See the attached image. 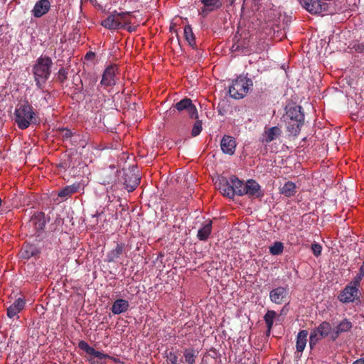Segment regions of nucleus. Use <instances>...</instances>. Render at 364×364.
I'll return each instance as SVG.
<instances>
[{
    "instance_id": "b1692460",
    "label": "nucleus",
    "mask_w": 364,
    "mask_h": 364,
    "mask_svg": "<svg viewBox=\"0 0 364 364\" xmlns=\"http://www.w3.org/2000/svg\"><path fill=\"white\" fill-rule=\"evenodd\" d=\"M282 134V130L278 127H272L264 131L262 141L269 144L271 141L279 138Z\"/></svg>"
},
{
    "instance_id": "de8ad7c7",
    "label": "nucleus",
    "mask_w": 364,
    "mask_h": 364,
    "mask_svg": "<svg viewBox=\"0 0 364 364\" xmlns=\"http://www.w3.org/2000/svg\"><path fill=\"white\" fill-rule=\"evenodd\" d=\"M85 144H86V143H85V141L84 140V141H83V142L81 144V146H82V147H85Z\"/></svg>"
},
{
    "instance_id": "dca6fc26",
    "label": "nucleus",
    "mask_w": 364,
    "mask_h": 364,
    "mask_svg": "<svg viewBox=\"0 0 364 364\" xmlns=\"http://www.w3.org/2000/svg\"><path fill=\"white\" fill-rule=\"evenodd\" d=\"M220 147L225 154L233 155L236 149V141L234 137L225 135L221 139Z\"/></svg>"
},
{
    "instance_id": "f8f14e48",
    "label": "nucleus",
    "mask_w": 364,
    "mask_h": 364,
    "mask_svg": "<svg viewBox=\"0 0 364 364\" xmlns=\"http://www.w3.org/2000/svg\"><path fill=\"white\" fill-rule=\"evenodd\" d=\"M215 186L224 196L231 199L234 198L233 186H232L230 177L229 179L225 177L218 178L215 182Z\"/></svg>"
},
{
    "instance_id": "39448f33",
    "label": "nucleus",
    "mask_w": 364,
    "mask_h": 364,
    "mask_svg": "<svg viewBox=\"0 0 364 364\" xmlns=\"http://www.w3.org/2000/svg\"><path fill=\"white\" fill-rule=\"evenodd\" d=\"M252 85L253 82L250 78L240 76L232 81V85L229 87V94L232 98L242 99L247 94Z\"/></svg>"
},
{
    "instance_id": "c756f323",
    "label": "nucleus",
    "mask_w": 364,
    "mask_h": 364,
    "mask_svg": "<svg viewBox=\"0 0 364 364\" xmlns=\"http://www.w3.org/2000/svg\"><path fill=\"white\" fill-rule=\"evenodd\" d=\"M198 351L193 348H186L183 351L184 362L186 364H194Z\"/></svg>"
},
{
    "instance_id": "37998d69",
    "label": "nucleus",
    "mask_w": 364,
    "mask_h": 364,
    "mask_svg": "<svg viewBox=\"0 0 364 364\" xmlns=\"http://www.w3.org/2000/svg\"><path fill=\"white\" fill-rule=\"evenodd\" d=\"M102 213V212L99 213L98 211H97L95 214H94V215H92V218H97V217H99ZM97 223H98V220H97V219H95V224H97Z\"/></svg>"
},
{
    "instance_id": "393cba45",
    "label": "nucleus",
    "mask_w": 364,
    "mask_h": 364,
    "mask_svg": "<svg viewBox=\"0 0 364 364\" xmlns=\"http://www.w3.org/2000/svg\"><path fill=\"white\" fill-rule=\"evenodd\" d=\"M212 232V221L206 220L203 226L198 230L197 237L200 241H206Z\"/></svg>"
},
{
    "instance_id": "aec40b11",
    "label": "nucleus",
    "mask_w": 364,
    "mask_h": 364,
    "mask_svg": "<svg viewBox=\"0 0 364 364\" xmlns=\"http://www.w3.org/2000/svg\"><path fill=\"white\" fill-rule=\"evenodd\" d=\"M80 188V183H74L71 185L66 186L58 191V196L60 197L63 200H66L74 193H77Z\"/></svg>"
},
{
    "instance_id": "4468645a",
    "label": "nucleus",
    "mask_w": 364,
    "mask_h": 364,
    "mask_svg": "<svg viewBox=\"0 0 364 364\" xmlns=\"http://www.w3.org/2000/svg\"><path fill=\"white\" fill-rule=\"evenodd\" d=\"M247 195L252 198H260L263 196V193L261 190L259 184L253 179H250L245 183L243 196Z\"/></svg>"
},
{
    "instance_id": "9b49d317",
    "label": "nucleus",
    "mask_w": 364,
    "mask_h": 364,
    "mask_svg": "<svg viewBox=\"0 0 364 364\" xmlns=\"http://www.w3.org/2000/svg\"><path fill=\"white\" fill-rule=\"evenodd\" d=\"M289 294L287 287H278L269 292V299L272 302L276 304H282L286 301Z\"/></svg>"
},
{
    "instance_id": "2f4dec72",
    "label": "nucleus",
    "mask_w": 364,
    "mask_h": 364,
    "mask_svg": "<svg viewBox=\"0 0 364 364\" xmlns=\"http://www.w3.org/2000/svg\"><path fill=\"white\" fill-rule=\"evenodd\" d=\"M184 36L191 46L193 47L196 45L195 35L190 25H186L184 27Z\"/></svg>"
},
{
    "instance_id": "6e6552de",
    "label": "nucleus",
    "mask_w": 364,
    "mask_h": 364,
    "mask_svg": "<svg viewBox=\"0 0 364 364\" xmlns=\"http://www.w3.org/2000/svg\"><path fill=\"white\" fill-rule=\"evenodd\" d=\"M360 285H355L351 281L345 288L340 292L338 296V299L343 303H350L355 301L359 298L358 287Z\"/></svg>"
},
{
    "instance_id": "4c0bfd02",
    "label": "nucleus",
    "mask_w": 364,
    "mask_h": 364,
    "mask_svg": "<svg viewBox=\"0 0 364 364\" xmlns=\"http://www.w3.org/2000/svg\"><path fill=\"white\" fill-rule=\"evenodd\" d=\"M311 250L314 256L318 257L321 254L322 247L317 242L311 245Z\"/></svg>"
},
{
    "instance_id": "f704fd0d",
    "label": "nucleus",
    "mask_w": 364,
    "mask_h": 364,
    "mask_svg": "<svg viewBox=\"0 0 364 364\" xmlns=\"http://www.w3.org/2000/svg\"><path fill=\"white\" fill-rule=\"evenodd\" d=\"M202 121L201 120H197L191 130V135L193 136H196L200 134V133L202 131Z\"/></svg>"
},
{
    "instance_id": "79ce46f5",
    "label": "nucleus",
    "mask_w": 364,
    "mask_h": 364,
    "mask_svg": "<svg viewBox=\"0 0 364 364\" xmlns=\"http://www.w3.org/2000/svg\"><path fill=\"white\" fill-rule=\"evenodd\" d=\"M273 323H274V321H270V322L267 321V322H265L266 326H267V331H268V332H269V333L270 332V331H271V329H272V328Z\"/></svg>"
},
{
    "instance_id": "423d86ee",
    "label": "nucleus",
    "mask_w": 364,
    "mask_h": 364,
    "mask_svg": "<svg viewBox=\"0 0 364 364\" xmlns=\"http://www.w3.org/2000/svg\"><path fill=\"white\" fill-rule=\"evenodd\" d=\"M301 4L308 12L313 15L323 16L330 12V4L321 0H301Z\"/></svg>"
},
{
    "instance_id": "a18cd8bd",
    "label": "nucleus",
    "mask_w": 364,
    "mask_h": 364,
    "mask_svg": "<svg viewBox=\"0 0 364 364\" xmlns=\"http://www.w3.org/2000/svg\"><path fill=\"white\" fill-rule=\"evenodd\" d=\"M94 56H95V53H93V52H88V53H86L85 58H90L94 57Z\"/></svg>"
},
{
    "instance_id": "72a5a7b5",
    "label": "nucleus",
    "mask_w": 364,
    "mask_h": 364,
    "mask_svg": "<svg viewBox=\"0 0 364 364\" xmlns=\"http://www.w3.org/2000/svg\"><path fill=\"white\" fill-rule=\"evenodd\" d=\"M323 338V337L315 331V329H313L311 331L310 336H309V346L312 349L316 344L321 341Z\"/></svg>"
},
{
    "instance_id": "1a4fd4ad",
    "label": "nucleus",
    "mask_w": 364,
    "mask_h": 364,
    "mask_svg": "<svg viewBox=\"0 0 364 364\" xmlns=\"http://www.w3.org/2000/svg\"><path fill=\"white\" fill-rule=\"evenodd\" d=\"M174 109L179 113H186L191 119H198V111L192 100L185 97L174 105Z\"/></svg>"
},
{
    "instance_id": "2eb2a0df",
    "label": "nucleus",
    "mask_w": 364,
    "mask_h": 364,
    "mask_svg": "<svg viewBox=\"0 0 364 364\" xmlns=\"http://www.w3.org/2000/svg\"><path fill=\"white\" fill-rule=\"evenodd\" d=\"M50 7L51 4L49 0H38L31 10L32 15L36 18H41L49 11Z\"/></svg>"
},
{
    "instance_id": "8fccbe9b",
    "label": "nucleus",
    "mask_w": 364,
    "mask_h": 364,
    "mask_svg": "<svg viewBox=\"0 0 364 364\" xmlns=\"http://www.w3.org/2000/svg\"><path fill=\"white\" fill-rule=\"evenodd\" d=\"M358 49H362V47H360V45H358Z\"/></svg>"
},
{
    "instance_id": "9d476101",
    "label": "nucleus",
    "mask_w": 364,
    "mask_h": 364,
    "mask_svg": "<svg viewBox=\"0 0 364 364\" xmlns=\"http://www.w3.org/2000/svg\"><path fill=\"white\" fill-rule=\"evenodd\" d=\"M118 68L115 65L108 66L104 71L100 84L105 87H113L116 84V73Z\"/></svg>"
},
{
    "instance_id": "7ed1b4c3",
    "label": "nucleus",
    "mask_w": 364,
    "mask_h": 364,
    "mask_svg": "<svg viewBox=\"0 0 364 364\" xmlns=\"http://www.w3.org/2000/svg\"><path fill=\"white\" fill-rule=\"evenodd\" d=\"M52 60L46 55L40 56L33 66V73L36 86L42 89L51 74Z\"/></svg>"
},
{
    "instance_id": "7c9ffc66",
    "label": "nucleus",
    "mask_w": 364,
    "mask_h": 364,
    "mask_svg": "<svg viewBox=\"0 0 364 364\" xmlns=\"http://www.w3.org/2000/svg\"><path fill=\"white\" fill-rule=\"evenodd\" d=\"M323 338L326 337L332 330L330 323L323 321L319 326L314 328Z\"/></svg>"
},
{
    "instance_id": "5701e85b",
    "label": "nucleus",
    "mask_w": 364,
    "mask_h": 364,
    "mask_svg": "<svg viewBox=\"0 0 364 364\" xmlns=\"http://www.w3.org/2000/svg\"><path fill=\"white\" fill-rule=\"evenodd\" d=\"M25 304H26V302L23 299L18 298V299H16L14 301V302L7 308L8 317H9L10 318H14L22 309H23Z\"/></svg>"
},
{
    "instance_id": "a878e982",
    "label": "nucleus",
    "mask_w": 364,
    "mask_h": 364,
    "mask_svg": "<svg viewBox=\"0 0 364 364\" xmlns=\"http://www.w3.org/2000/svg\"><path fill=\"white\" fill-rule=\"evenodd\" d=\"M129 307V304L128 301L123 299H118L114 301L111 310L114 314L118 315L127 311Z\"/></svg>"
},
{
    "instance_id": "58836bf2",
    "label": "nucleus",
    "mask_w": 364,
    "mask_h": 364,
    "mask_svg": "<svg viewBox=\"0 0 364 364\" xmlns=\"http://www.w3.org/2000/svg\"><path fill=\"white\" fill-rule=\"evenodd\" d=\"M276 316H277V314L274 311L269 310V311H267V312L265 314V315L264 316V321L265 322L274 321V319L275 318Z\"/></svg>"
},
{
    "instance_id": "09e8293b",
    "label": "nucleus",
    "mask_w": 364,
    "mask_h": 364,
    "mask_svg": "<svg viewBox=\"0 0 364 364\" xmlns=\"http://www.w3.org/2000/svg\"><path fill=\"white\" fill-rule=\"evenodd\" d=\"M229 1L230 4H232L235 1V0H229Z\"/></svg>"
},
{
    "instance_id": "0eeeda50",
    "label": "nucleus",
    "mask_w": 364,
    "mask_h": 364,
    "mask_svg": "<svg viewBox=\"0 0 364 364\" xmlns=\"http://www.w3.org/2000/svg\"><path fill=\"white\" fill-rule=\"evenodd\" d=\"M78 347L87 354V360L91 364H102V360L103 359L109 358L107 354H104L96 350L94 348L90 346L85 341H80L78 343Z\"/></svg>"
},
{
    "instance_id": "4be33fe9",
    "label": "nucleus",
    "mask_w": 364,
    "mask_h": 364,
    "mask_svg": "<svg viewBox=\"0 0 364 364\" xmlns=\"http://www.w3.org/2000/svg\"><path fill=\"white\" fill-rule=\"evenodd\" d=\"M352 323L347 318L343 319L338 326L333 329L332 340L335 341L341 333L349 331L352 328Z\"/></svg>"
},
{
    "instance_id": "603ef678",
    "label": "nucleus",
    "mask_w": 364,
    "mask_h": 364,
    "mask_svg": "<svg viewBox=\"0 0 364 364\" xmlns=\"http://www.w3.org/2000/svg\"><path fill=\"white\" fill-rule=\"evenodd\" d=\"M362 47H363V48H362V50H364V46H363V45H362Z\"/></svg>"
},
{
    "instance_id": "c9c22d12",
    "label": "nucleus",
    "mask_w": 364,
    "mask_h": 364,
    "mask_svg": "<svg viewBox=\"0 0 364 364\" xmlns=\"http://www.w3.org/2000/svg\"><path fill=\"white\" fill-rule=\"evenodd\" d=\"M61 136L63 140H68L74 137V141H76L77 137H80V136H73L72 132L68 129H63L61 130Z\"/></svg>"
},
{
    "instance_id": "6ab92c4d",
    "label": "nucleus",
    "mask_w": 364,
    "mask_h": 364,
    "mask_svg": "<svg viewBox=\"0 0 364 364\" xmlns=\"http://www.w3.org/2000/svg\"><path fill=\"white\" fill-rule=\"evenodd\" d=\"M40 253L38 247L33 244H24L20 251V257L24 259H28L32 257H35Z\"/></svg>"
},
{
    "instance_id": "49530a36",
    "label": "nucleus",
    "mask_w": 364,
    "mask_h": 364,
    "mask_svg": "<svg viewBox=\"0 0 364 364\" xmlns=\"http://www.w3.org/2000/svg\"><path fill=\"white\" fill-rule=\"evenodd\" d=\"M59 166H60V167H61L64 169H67L68 168V166H67V164L65 162L61 163Z\"/></svg>"
},
{
    "instance_id": "ddd939ff",
    "label": "nucleus",
    "mask_w": 364,
    "mask_h": 364,
    "mask_svg": "<svg viewBox=\"0 0 364 364\" xmlns=\"http://www.w3.org/2000/svg\"><path fill=\"white\" fill-rule=\"evenodd\" d=\"M139 182L140 178L134 171H128L124 173L123 183L129 192L134 191L139 186Z\"/></svg>"
},
{
    "instance_id": "a211bd4d",
    "label": "nucleus",
    "mask_w": 364,
    "mask_h": 364,
    "mask_svg": "<svg viewBox=\"0 0 364 364\" xmlns=\"http://www.w3.org/2000/svg\"><path fill=\"white\" fill-rule=\"evenodd\" d=\"M200 1L203 5L201 13L205 15L220 9L223 5V0H200Z\"/></svg>"
},
{
    "instance_id": "3c124183",
    "label": "nucleus",
    "mask_w": 364,
    "mask_h": 364,
    "mask_svg": "<svg viewBox=\"0 0 364 364\" xmlns=\"http://www.w3.org/2000/svg\"><path fill=\"white\" fill-rule=\"evenodd\" d=\"M358 49H362V47H360V45H358Z\"/></svg>"
},
{
    "instance_id": "a19ab883",
    "label": "nucleus",
    "mask_w": 364,
    "mask_h": 364,
    "mask_svg": "<svg viewBox=\"0 0 364 364\" xmlns=\"http://www.w3.org/2000/svg\"><path fill=\"white\" fill-rule=\"evenodd\" d=\"M124 28H125L128 32H129V33L134 32V31H136V26H130V24H129V25L126 26Z\"/></svg>"
},
{
    "instance_id": "f03ea898",
    "label": "nucleus",
    "mask_w": 364,
    "mask_h": 364,
    "mask_svg": "<svg viewBox=\"0 0 364 364\" xmlns=\"http://www.w3.org/2000/svg\"><path fill=\"white\" fill-rule=\"evenodd\" d=\"M286 109V113L283 116L284 122L289 132L292 135L296 136L299 134L304 122L302 107L298 105H293L287 107Z\"/></svg>"
},
{
    "instance_id": "cd10ccee",
    "label": "nucleus",
    "mask_w": 364,
    "mask_h": 364,
    "mask_svg": "<svg viewBox=\"0 0 364 364\" xmlns=\"http://www.w3.org/2000/svg\"><path fill=\"white\" fill-rule=\"evenodd\" d=\"M296 186L294 182L287 181L283 186L279 187V193L287 198H290L296 193Z\"/></svg>"
},
{
    "instance_id": "bb28decb",
    "label": "nucleus",
    "mask_w": 364,
    "mask_h": 364,
    "mask_svg": "<svg viewBox=\"0 0 364 364\" xmlns=\"http://www.w3.org/2000/svg\"><path fill=\"white\" fill-rule=\"evenodd\" d=\"M308 334L309 333L306 330H301L298 333L296 342L297 352L301 353L304 351L306 345Z\"/></svg>"
},
{
    "instance_id": "f3484780",
    "label": "nucleus",
    "mask_w": 364,
    "mask_h": 364,
    "mask_svg": "<svg viewBox=\"0 0 364 364\" xmlns=\"http://www.w3.org/2000/svg\"><path fill=\"white\" fill-rule=\"evenodd\" d=\"M126 252V245L124 243H117L115 248L110 250L106 256V261L108 262H115Z\"/></svg>"
},
{
    "instance_id": "e433bc0d",
    "label": "nucleus",
    "mask_w": 364,
    "mask_h": 364,
    "mask_svg": "<svg viewBox=\"0 0 364 364\" xmlns=\"http://www.w3.org/2000/svg\"><path fill=\"white\" fill-rule=\"evenodd\" d=\"M68 78V71L65 68H62L58 70V80L60 82H64Z\"/></svg>"
},
{
    "instance_id": "c85d7f7f",
    "label": "nucleus",
    "mask_w": 364,
    "mask_h": 364,
    "mask_svg": "<svg viewBox=\"0 0 364 364\" xmlns=\"http://www.w3.org/2000/svg\"><path fill=\"white\" fill-rule=\"evenodd\" d=\"M230 181L233 186L234 196L235 195L242 196L245 190V184L243 181H240L236 176H230Z\"/></svg>"
},
{
    "instance_id": "412c9836",
    "label": "nucleus",
    "mask_w": 364,
    "mask_h": 364,
    "mask_svg": "<svg viewBox=\"0 0 364 364\" xmlns=\"http://www.w3.org/2000/svg\"><path fill=\"white\" fill-rule=\"evenodd\" d=\"M29 225L33 227L36 232L43 230L46 226L45 214L42 212L33 214L29 221Z\"/></svg>"
},
{
    "instance_id": "20e7f679",
    "label": "nucleus",
    "mask_w": 364,
    "mask_h": 364,
    "mask_svg": "<svg viewBox=\"0 0 364 364\" xmlns=\"http://www.w3.org/2000/svg\"><path fill=\"white\" fill-rule=\"evenodd\" d=\"M131 12H117L114 11L101 23V25L109 30L124 28L131 24Z\"/></svg>"
},
{
    "instance_id": "c03bdc74",
    "label": "nucleus",
    "mask_w": 364,
    "mask_h": 364,
    "mask_svg": "<svg viewBox=\"0 0 364 364\" xmlns=\"http://www.w3.org/2000/svg\"><path fill=\"white\" fill-rule=\"evenodd\" d=\"M352 364H364V357L357 359Z\"/></svg>"
},
{
    "instance_id": "f257e3e1",
    "label": "nucleus",
    "mask_w": 364,
    "mask_h": 364,
    "mask_svg": "<svg viewBox=\"0 0 364 364\" xmlns=\"http://www.w3.org/2000/svg\"><path fill=\"white\" fill-rule=\"evenodd\" d=\"M37 114L28 101L18 103L14 113V119L20 129H26L36 124Z\"/></svg>"
},
{
    "instance_id": "473e14b6",
    "label": "nucleus",
    "mask_w": 364,
    "mask_h": 364,
    "mask_svg": "<svg viewBox=\"0 0 364 364\" xmlns=\"http://www.w3.org/2000/svg\"><path fill=\"white\" fill-rule=\"evenodd\" d=\"M284 244L282 242H274L269 247V253L272 255H280L284 251Z\"/></svg>"
},
{
    "instance_id": "ea45409f",
    "label": "nucleus",
    "mask_w": 364,
    "mask_h": 364,
    "mask_svg": "<svg viewBox=\"0 0 364 364\" xmlns=\"http://www.w3.org/2000/svg\"><path fill=\"white\" fill-rule=\"evenodd\" d=\"M167 359L171 364H178V356L173 352H169L167 355Z\"/></svg>"
}]
</instances>
